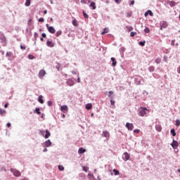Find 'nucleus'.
I'll return each instance as SVG.
<instances>
[{
    "mask_svg": "<svg viewBox=\"0 0 180 180\" xmlns=\"http://www.w3.org/2000/svg\"><path fill=\"white\" fill-rule=\"evenodd\" d=\"M148 112H150V110L147 109V108L141 107L139 109L138 115L141 117H144V116H147V113H148Z\"/></svg>",
    "mask_w": 180,
    "mask_h": 180,
    "instance_id": "obj_1",
    "label": "nucleus"
},
{
    "mask_svg": "<svg viewBox=\"0 0 180 180\" xmlns=\"http://www.w3.org/2000/svg\"><path fill=\"white\" fill-rule=\"evenodd\" d=\"M134 79L136 85H141L144 82V79L139 75L134 76Z\"/></svg>",
    "mask_w": 180,
    "mask_h": 180,
    "instance_id": "obj_2",
    "label": "nucleus"
},
{
    "mask_svg": "<svg viewBox=\"0 0 180 180\" xmlns=\"http://www.w3.org/2000/svg\"><path fill=\"white\" fill-rule=\"evenodd\" d=\"M11 172L14 175V176L19 177L20 175H22V173L19 172V170L16 169L11 168Z\"/></svg>",
    "mask_w": 180,
    "mask_h": 180,
    "instance_id": "obj_3",
    "label": "nucleus"
},
{
    "mask_svg": "<svg viewBox=\"0 0 180 180\" xmlns=\"http://www.w3.org/2000/svg\"><path fill=\"white\" fill-rule=\"evenodd\" d=\"M66 84L68 86H74V85H75V79L74 78L68 79L66 81Z\"/></svg>",
    "mask_w": 180,
    "mask_h": 180,
    "instance_id": "obj_4",
    "label": "nucleus"
},
{
    "mask_svg": "<svg viewBox=\"0 0 180 180\" xmlns=\"http://www.w3.org/2000/svg\"><path fill=\"white\" fill-rule=\"evenodd\" d=\"M6 57H8V60H11V58H15V55L11 51H7L6 53Z\"/></svg>",
    "mask_w": 180,
    "mask_h": 180,
    "instance_id": "obj_5",
    "label": "nucleus"
},
{
    "mask_svg": "<svg viewBox=\"0 0 180 180\" xmlns=\"http://www.w3.org/2000/svg\"><path fill=\"white\" fill-rule=\"evenodd\" d=\"M125 127L127 128L129 131H131L134 129V125L132 123L127 122Z\"/></svg>",
    "mask_w": 180,
    "mask_h": 180,
    "instance_id": "obj_6",
    "label": "nucleus"
},
{
    "mask_svg": "<svg viewBox=\"0 0 180 180\" xmlns=\"http://www.w3.org/2000/svg\"><path fill=\"white\" fill-rule=\"evenodd\" d=\"M122 159L124 161H129V160H130V155L127 152H124L122 155Z\"/></svg>",
    "mask_w": 180,
    "mask_h": 180,
    "instance_id": "obj_7",
    "label": "nucleus"
},
{
    "mask_svg": "<svg viewBox=\"0 0 180 180\" xmlns=\"http://www.w3.org/2000/svg\"><path fill=\"white\" fill-rule=\"evenodd\" d=\"M168 27V22L167 21H162V23H160V30H162L163 29H167Z\"/></svg>",
    "mask_w": 180,
    "mask_h": 180,
    "instance_id": "obj_8",
    "label": "nucleus"
},
{
    "mask_svg": "<svg viewBox=\"0 0 180 180\" xmlns=\"http://www.w3.org/2000/svg\"><path fill=\"white\" fill-rule=\"evenodd\" d=\"M44 75H46V70H39V75H38L39 78L40 79H41V78H43V77H44Z\"/></svg>",
    "mask_w": 180,
    "mask_h": 180,
    "instance_id": "obj_9",
    "label": "nucleus"
},
{
    "mask_svg": "<svg viewBox=\"0 0 180 180\" xmlns=\"http://www.w3.org/2000/svg\"><path fill=\"white\" fill-rule=\"evenodd\" d=\"M60 110L61 112H63V113H67V112H68V106H67L66 105H63L60 107Z\"/></svg>",
    "mask_w": 180,
    "mask_h": 180,
    "instance_id": "obj_10",
    "label": "nucleus"
},
{
    "mask_svg": "<svg viewBox=\"0 0 180 180\" xmlns=\"http://www.w3.org/2000/svg\"><path fill=\"white\" fill-rule=\"evenodd\" d=\"M55 44H56L54 42L51 41V40H50V39H48L46 41V46L48 47H54Z\"/></svg>",
    "mask_w": 180,
    "mask_h": 180,
    "instance_id": "obj_11",
    "label": "nucleus"
},
{
    "mask_svg": "<svg viewBox=\"0 0 180 180\" xmlns=\"http://www.w3.org/2000/svg\"><path fill=\"white\" fill-rule=\"evenodd\" d=\"M170 146L172 147V148L175 149L178 147L179 143L173 139L172 143L170 144Z\"/></svg>",
    "mask_w": 180,
    "mask_h": 180,
    "instance_id": "obj_12",
    "label": "nucleus"
},
{
    "mask_svg": "<svg viewBox=\"0 0 180 180\" xmlns=\"http://www.w3.org/2000/svg\"><path fill=\"white\" fill-rule=\"evenodd\" d=\"M51 141L50 139L46 140L44 142V147L49 148V147H51Z\"/></svg>",
    "mask_w": 180,
    "mask_h": 180,
    "instance_id": "obj_13",
    "label": "nucleus"
},
{
    "mask_svg": "<svg viewBox=\"0 0 180 180\" xmlns=\"http://www.w3.org/2000/svg\"><path fill=\"white\" fill-rule=\"evenodd\" d=\"M103 136L105 137V139H109L110 137V134L108 131H103Z\"/></svg>",
    "mask_w": 180,
    "mask_h": 180,
    "instance_id": "obj_14",
    "label": "nucleus"
},
{
    "mask_svg": "<svg viewBox=\"0 0 180 180\" xmlns=\"http://www.w3.org/2000/svg\"><path fill=\"white\" fill-rule=\"evenodd\" d=\"M0 40L2 43H6V37H5V35L3 33H0Z\"/></svg>",
    "mask_w": 180,
    "mask_h": 180,
    "instance_id": "obj_15",
    "label": "nucleus"
},
{
    "mask_svg": "<svg viewBox=\"0 0 180 180\" xmlns=\"http://www.w3.org/2000/svg\"><path fill=\"white\" fill-rule=\"evenodd\" d=\"M167 5H169V6H171V8H174V6H175V5H176V3L174 1H167Z\"/></svg>",
    "mask_w": 180,
    "mask_h": 180,
    "instance_id": "obj_16",
    "label": "nucleus"
},
{
    "mask_svg": "<svg viewBox=\"0 0 180 180\" xmlns=\"http://www.w3.org/2000/svg\"><path fill=\"white\" fill-rule=\"evenodd\" d=\"M48 31L49 33H51L52 34H54L56 33V29H54V27L50 26L48 27Z\"/></svg>",
    "mask_w": 180,
    "mask_h": 180,
    "instance_id": "obj_17",
    "label": "nucleus"
},
{
    "mask_svg": "<svg viewBox=\"0 0 180 180\" xmlns=\"http://www.w3.org/2000/svg\"><path fill=\"white\" fill-rule=\"evenodd\" d=\"M148 15H150V16H153V11H151V10H148L145 13H144V16L146 18H147L148 16Z\"/></svg>",
    "mask_w": 180,
    "mask_h": 180,
    "instance_id": "obj_18",
    "label": "nucleus"
},
{
    "mask_svg": "<svg viewBox=\"0 0 180 180\" xmlns=\"http://www.w3.org/2000/svg\"><path fill=\"white\" fill-rule=\"evenodd\" d=\"M45 133H46V134L44 136V139H49V137H50L51 136V134L50 133V131L48 130V129H46L45 131Z\"/></svg>",
    "mask_w": 180,
    "mask_h": 180,
    "instance_id": "obj_19",
    "label": "nucleus"
},
{
    "mask_svg": "<svg viewBox=\"0 0 180 180\" xmlns=\"http://www.w3.org/2000/svg\"><path fill=\"white\" fill-rule=\"evenodd\" d=\"M84 153H86V149L84 148H80L78 150V154H84Z\"/></svg>",
    "mask_w": 180,
    "mask_h": 180,
    "instance_id": "obj_20",
    "label": "nucleus"
},
{
    "mask_svg": "<svg viewBox=\"0 0 180 180\" xmlns=\"http://www.w3.org/2000/svg\"><path fill=\"white\" fill-rule=\"evenodd\" d=\"M87 177L89 178V180H96V179H95V176H94V174L91 173L88 174Z\"/></svg>",
    "mask_w": 180,
    "mask_h": 180,
    "instance_id": "obj_21",
    "label": "nucleus"
},
{
    "mask_svg": "<svg viewBox=\"0 0 180 180\" xmlns=\"http://www.w3.org/2000/svg\"><path fill=\"white\" fill-rule=\"evenodd\" d=\"M112 63V67H116V64H117V62L116 61V59L115 58H110Z\"/></svg>",
    "mask_w": 180,
    "mask_h": 180,
    "instance_id": "obj_22",
    "label": "nucleus"
},
{
    "mask_svg": "<svg viewBox=\"0 0 180 180\" xmlns=\"http://www.w3.org/2000/svg\"><path fill=\"white\" fill-rule=\"evenodd\" d=\"M38 102H39V103H44V101L43 100V96H39Z\"/></svg>",
    "mask_w": 180,
    "mask_h": 180,
    "instance_id": "obj_23",
    "label": "nucleus"
},
{
    "mask_svg": "<svg viewBox=\"0 0 180 180\" xmlns=\"http://www.w3.org/2000/svg\"><path fill=\"white\" fill-rule=\"evenodd\" d=\"M89 6L92 8L93 11H95V9H96V6H95V2L94 1L90 3Z\"/></svg>",
    "mask_w": 180,
    "mask_h": 180,
    "instance_id": "obj_24",
    "label": "nucleus"
},
{
    "mask_svg": "<svg viewBox=\"0 0 180 180\" xmlns=\"http://www.w3.org/2000/svg\"><path fill=\"white\" fill-rule=\"evenodd\" d=\"M155 129L157 131H161V130H162V127L160 124H156Z\"/></svg>",
    "mask_w": 180,
    "mask_h": 180,
    "instance_id": "obj_25",
    "label": "nucleus"
},
{
    "mask_svg": "<svg viewBox=\"0 0 180 180\" xmlns=\"http://www.w3.org/2000/svg\"><path fill=\"white\" fill-rule=\"evenodd\" d=\"M86 109H87V110H91V109H92V104L91 103H87L86 105Z\"/></svg>",
    "mask_w": 180,
    "mask_h": 180,
    "instance_id": "obj_26",
    "label": "nucleus"
},
{
    "mask_svg": "<svg viewBox=\"0 0 180 180\" xmlns=\"http://www.w3.org/2000/svg\"><path fill=\"white\" fill-rule=\"evenodd\" d=\"M109 32V28L105 27L103 29V31L101 32V34H105V33H108Z\"/></svg>",
    "mask_w": 180,
    "mask_h": 180,
    "instance_id": "obj_27",
    "label": "nucleus"
},
{
    "mask_svg": "<svg viewBox=\"0 0 180 180\" xmlns=\"http://www.w3.org/2000/svg\"><path fill=\"white\" fill-rule=\"evenodd\" d=\"M61 34H63V31L58 30L56 32V37H58L59 36H61Z\"/></svg>",
    "mask_w": 180,
    "mask_h": 180,
    "instance_id": "obj_28",
    "label": "nucleus"
},
{
    "mask_svg": "<svg viewBox=\"0 0 180 180\" xmlns=\"http://www.w3.org/2000/svg\"><path fill=\"white\" fill-rule=\"evenodd\" d=\"M170 133L172 134L173 137H175V136H176V132H175V129H171Z\"/></svg>",
    "mask_w": 180,
    "mask_h": 180,
    "instance_id": "obj_29",
    "label": "nucleus"
},
{
    "mask_svg": "<svg viewBox=\"0 0 180 180\" xmlns=\"http://www.w3.org/2000/svg\"><path fill=\"white\" fill-rule=\"evenodd\" d=\"M154 70H155L154 66H150V67L148 68V71H149L150 72H154Z\"/></svg>",
    "mask_w": 180,
    "mask_h": 180,
    "instance_id": "obj_30",
    "label": "nucleus"
},
{
    "mask_svg": "<svg viewBox=\"0 0 180 180\" xmlns=\"http://www.w3.org/2000/svg\"><path fill=\"white\" fill-rule=\"evenodd\" d=\"M31 4V1L30 0H26L25 3V6H29Z\"/></svg>",
    "mask_w": 180,
    "mask_h": 180,
    "instance_id": "obj_31",
    "label": "nucleus"
},
{
    "mask_svg": "<svg viewBox=\"0 0 180 180\" xmlns=\"http://www.w3.org/2000/svg\"><path fill=\"white\" fill-rule=\"evenodd\" d=\"M34 113H37V115H40V108H37L34 112Z\"/></svg>",
    "mask_w": 180,
    "mask_h": 180,
    "instance_id": "obj_32",
    "label": "nucleus"
},
{
    "mask_svg": "<svg viewBox=\"0 0 180 180\" xmlns=\"http://www.w3.org/2000/svg\"><path fill=\"white\" fill-rule=\"evenodd\" d=\"M108 94V98H110V99H113V97H112V95H113V91H110Z\"/></svg>",
    "mask_w": 180,
    "mask_h": 180,
    "instance_id": "obj_33",
    "label": "nucleus"
},
{
    "mask_svg": "<svg viewBox=\"0 0 180 180\" xmlns=\"http://www.w3.org/2000/svg\"><path fill=\"white\" fill-rule=\"evenodd\" d=\"M44 133H46L44 130H39V135L42 136V137H44Z\"/></svg>",
    "mask_w": 180,
    "mask_h": 180,
    "instance_id": "obj_34",
    "label": "nucleus"
},
{
    "mask_svg": "<svg viewBox=\"0 0 180 180\" xmlns=\"http://www.w3.org/2000/svg\"><path fill=\"white\" fill-rule=\"evenodd\" d=\"M112 171L114 172V175H115V176L116 175H119L120 172H119V171L117 169H114Z\"/></svg>",
    "mask_w": 180,
    "mask_h": 180,
    "instance_id": "obj_35",
    "label": "nucleus"
},
{
    "mask_svg": "<svg viewBox=\"0 0 180 180\" xmlns=\"http://www.w3.org/2000/svg\"><path fill=\"white\" fill-rule=\"evenodd\" d=\"M58 168L59 171H64V166H63L61 165H58Z\"/></svg>",
    "mask_w": 180,
    "mask_h": 180,
    "instance_id": "obj_36",
    "label": "nucleus"
},
{
    "mask_svg": "<svg viewBox=\"0 0 180 180\" xmlns=\"http://www.w3.org/2000/svg\"><path fill=\"white\" fill-rule=\"evenodd\" d=\"M72 23L73 26H75V27L78 26V24L77 23V20H75V19H74L72 20Z\"/></svg>",
    "mask_w": 180,
    "mask_h": 180,
    "instance_id": "obj_37",
    "label": "nucleus"
},
{
    "mask_svg": "<svg viewBox=\"0 0 180 180\" xmlns=\"http://www.w3.org/2000/svg\"><path fill=\"white\" fill-rule=\"evenodd\" d=\"M4 113H6V110H2V108H0V115H1V116H2V115H4Z\"/></svg>",
    "mask_w": 180,
    "mask_h": 180,
    "instance_id": "obj_38",
    "label": "nucleus"
},
{
    "mask_svg": "<svg viewBox=\"0 0 180 180\" xmlns=\"http://www.w3.org/2000/svg\"><path fill=\"white\" fill-rule=\"evenodd\" d=\"M155 63H156V64H160L161 63V59L160 58H156Z\"/></svg>",
    "mask_w": 180,
    "mask_h": 180,
    "instance_id": "obj_39",
    "label": "nucleus"
},
{
    "mask_svg": "<svg viewBox=\"0 0 180 180\" xmlns=\"http://www.w3.org/2000/svg\"><path fill=\"white\" fill-rule=\"evenodd\" d=\"M126 27L128 32H131V30H133V27L131 26H127Z\"/></svg>",
    "mask_w": 180,
    "mask_h": 180,
    "instance_id": "obj_40",
    "label": "nucleus"
},
{
    "mask_svg": "<svg viewBox=\"0 0 180 180\" xmlns=\"http://www.w3.org/2000/svg\"><path fill=\"white\" fill-rule=\"evenodd\" d=\"M83 16L86 19H88V18H89V15H88V14H86V13H85V11H83Z\"/></svg>",
    "mask_w": 180,
    "mask_h": 180,
    "instance_id": "obj_41",
    "label": "nucleus"
},
{
    "mask_svg": "<svg viewBox=\"0 0 180 180\" xmlns=\"http://www.w3.org/2000/svg\"><path fill=\"white\" fill-rule=\"evenodd\" d=\"M140 46H144L146 45V41H139Z\"/></svg>",
    "mask_w": 180,
    "mask_h": 180,
    "instance_id": "obj_42",
    "label": "nucleus"
},
{
    "mask_svg": "<svg viewBox=\"0 0 180 180\" xmlns=\"http://www.w3.org/2000/svg\"><path fill=\"white\" fill-rule=\"evenodd\" d=\"M145 33H150V28L149 27H146L144 29Z\"/></svg>",
    "mask_w": 180,
    "mask_h": 180,
    "instance_id": "obj_43",
    "label": "nucleus"
},
{
    "mask_svg": "<svg viewBox=\"0 0 180 180\" xmlns=\"http://www.w3.org/2000/svg\"><path fill=\"white\" fill-rule=\"evenodd\" d=\"M29 60H34V56L33 55H28Z\"/></svg>",
    "mask_w": 180,
    "mask_h": 180,
    "instance_id": "obj_44",
    "label": "nucleus"
},
{
    "mask_svg": "<svg viewBox=\"0 0 180 180\" xmlns=\"http://www.w3.org/2000/svg\"><path fill=\"white\" fill-rule=\"evenodd\" d=\"M87 2H91V0H81L82 4H86Z\"/></svg>",
    "mask_w": 180,
    "mask_h": 180,
    "instance_id": "obj_45",
    "label": "nucleus"
},
{
    "mask_svg": "<svg viewBox=\"0 0 180 180\" xmlns=\"http://www.w3.org/2000/svg\"><path fill=\"white\" fill-rule=\"evenodd\" d=\"M110 102V105H112V106H115V101H113V98H111Z\"/></svg>",
    "mask_w": 180,
    "mask_h": 180,
    "instance_id": "obj_46",
    "label": "nucleus"
},
{
    "mask_svg": "<svg viewBox=\"0 0 180 180\" xmlns=\"http://www.w3.org/2000/svg\"><path fill=\"white\" fill-rule=\"evenodd\" d=\"M176 126L177 127L180 126V120H176Z\"/></svg>",
    "mask_w": 180,
    "mask_h": 180,
    "instance_id": "obj_47",
    "label": "nucleus"
},
{
    "mask_svg": "<svg viewBox=\"0 0 180 180\" xmlns=\"http://www.w3.org/2000/svg\"><path fill=\"white\" fill-rule=\"evenodd\" d=\"M136 34H137V32H131V33H130L131 37H133L134 36H136Z\"/></svg>",
    "mask_w": 180,
    "mask_h": 180,
    "instance_id": "obj_48",
    "label": "nucleus"
},
{
    "mask_svg": "<svg viewBox=\"0 0 180 180\" xmlns=\"http://www.w3.org/2000/svg\"><path fill=\"white\" fill-rule=\"evenodd\" d=\"M47 103H48V106H53V101H49Z\"/></svg>",
    "mask_w": 180,
    "mask_h": 180,
    "instance_id": "obj_49",
    "label": "nucleus"
},
{
    "mask_svg": "<svg viewBox=\"0 0 180 180\" xmlns=\"http://www.w3.org/2000/svg\"><path fill=\"white\" fill-rule=\"evenodd\" d=\"M20 47L21 50H26V46L20 45Z\"/></svg>",
    "mask_w": 180,
    "mask_h": 180,
    "instance_id": "obj_50",
    "label": "nucleus"
},
{
    "mask_svg": "<svg viewBox=\"0 0 180 180\" xmlns=\"http://www.w3.org/2000/svg\"><path fill=\"white\" fill-rule=\"evenodd\" d=\"M82 169H83V171H84V172H88V170L86 169V167L83 166V167H82Z\"/></svg>",
    "mask_w": 180,
    "mask_h": 180,
    "instance_id": "obj_51",
    "label": "nucleus"
},
{
    "mask_svg": "<svg viewBox=\"0 0 180 180\" xmlns=\"http://www.w3.org/2000/svg\"><path fill=\"white\" fill-rule=\"evenodd\" d=\"M134 133H136L137 134H139V133H140V129H134Z\"/></svg>",
    "mask_w": 180,
    "mask_h": 180,
    "instance_id": "obj_52",
    "label": "nucleus"
},
{
    "mask_svg": "<svg viewBox=\"0 0 180 180\" xmlns=\"http://www.w3.org/2000/svg\"><path fill=\"white\" fill-rule=\"evenodd\" d=\"M34 37L35 39H37V37H39V34L37 32H34Z\"/></svg>",
    "mask_w": 180,
    "mask_h": 180,
    "instance_id": "obj_53",
    "label": "nucleus"
},
{
    "mask_svg": "<svg viewBox=\"0 0 180 180\" xmlns=\"http://www.w3.org/2000/svg\"><path fill=\"white\" fill-rule=\"evenodd\" d=\"M38 22H44V18H40L38 20Z\"/></svg>",
    "mask_w": 180,
    "mask_h": 180,
    "instance_id": "obj_54",
    "label": "nucleus"
},
{
    "mask_svg": "<svg viewBox=\"0 0 180 180\" xmlns=\"http://www.w3.org/2000/svg\"><path fill=\"white\" fill-rule=\"evenodd\" d=\"M1 171H4V172H6V167H1Z\"/></svg>",
    "mask_w": 180,
    "mask_h": 180,
    "instance_id": "obj_55",
    "label": "nucleus"
},
{
    "mask_svg": "<svg viewBox=\"0 0 180 180\" xmlns=\"http://www.w3.org/2000/svg\"><path fill=\"white\" fill-rule=\"evenodd\" d=\"M120 51L124 52V51H126V48L122 46V47L120 48Z\"/></svg>",
    "mask_w": 180,
    "mask_h": 180,
    "instance_id": "obj_56",
    "label": "nucleus"
},
{
    "mask_svg": "<svg viewBox=\"0 0 180 180\" xmlns=\"http://www.w3.org/2000/svg\"><path fill=\"white\" fill-rule=\"evenodd\" d=\"M171 46H175V40H172Z\"/></svg>",
    "mask_w": 180,
    "mask_h": 180,
    "instance_id": "obj_57",
    "label": "nucleus"
},
{
    "mask_svg": "<svg viewBox=\"0 0 180 180\" xmlns=\"http://www.w3.org/2000/svg\"><path fill=\"white\" fill-rule=\"evenodd\" d=\"M115 4H120L122 2V0H115Z\"/></svg>",
    "mask_w": 180,
    "mask_h": 180,
    "instance_id": "obj_58",
    "label": "nucleus"
},
{
    "mask_svg": "<svg viewBox=\"0 0 180 180\" xmlns=\"http://www.w3.org/2000/svg\"><path fill=\"white\" fill-rule=\"evenodd\" d=\"M47 151H49V150H47V148H45L43 150V153H47Z\"/></svg>",
    "mask_w": 180,
    "mask_h": 180,
    "instance_id": "obj_59",
    "label": "nucleus"
},
{
    "mask_svg": "<svg viewBox=\"0 0 180 180\" xmlns=\"http://www.w3.org/2000/svg\"><path fill=\"white\" fill-rule=\"evenodd\" d=\"M177 72L178 74H180V65L177 68Z\"/></svg>",
    "mask_w": 180,
    "mask_h": 180,
    "instance_id": "obj_60",
    "label": "nucleus"
},
{
    "mask_svg": "<svg viewBox=\"0 0 180 180\" xmlns=\"http://www.w3.org/2000/svg\"><path fill=\"white\" fill-rule=\"evenodd\" d=\"M72 74H73V75H77V72H75V70L72 71Z\"/></svg>",
    "mask_w": 180,
    "mask_h": 180,
    "instance_id": "obj_61",
    "label": "nucleus"
},
{
    "mask_svg": "<svg viewBox=\"0 0 180 180\" xmlns=\"http://www.w3.org/2000/svg\"><path fill=\"white\" fill-rule=\"evenodd\" d=\"M41 36L42 37H46L47 35L46 34V33H42Z\"/></svg>",
    "mask_w": 180,
    "mask_h": 180,
    "instance_id": "obj_62",
    "label": "nucleus"
},
{
    "mask_svg": "<svg viewBox=\"0 0 180 180\" xmlns=\"http://www.w3.org/2000/svg\"><path fill=\"white\" fill-rule=\"evenodd\" d=\"M130 5H134V0L131 1Z\"/></svg>",
    "mask_w": 180,
    "mask_h": 180,
    "instance_id": "obj_63",
    "label": "nucleus"
},
{
    "mask_svg": "<svg viewBox=\"0 0 180 180\" xmlns=\"http://www.w3.org/2000/svg\"><path fill=\"white\" fill-rule=\"evenodd\" d=\"M7 127H11V123L10 122H8L7 124H6Z\"/></svg>",
    "mask_w": 180,
    "mask_h": 180,
    "instance_id": "obj_64",
    "label": "nucleus"
}]
</instances>
